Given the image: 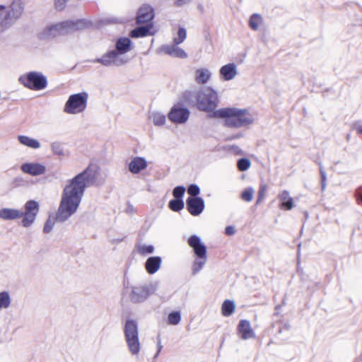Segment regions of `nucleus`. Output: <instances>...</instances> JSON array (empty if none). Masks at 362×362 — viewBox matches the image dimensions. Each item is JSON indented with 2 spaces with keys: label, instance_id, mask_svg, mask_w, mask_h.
Here are the masks:
<instances>
[{
  "label": "nucleus",
  "instance_id": "obj_1",
  "mask_svg": "<svg viewBox=\"0 0 362 362\" xmlns=\"http://www.w3.org/2000/svg\"><path fill=\"white\" fill-rule=\"evenodd\" d=\"M98 173V168L96 165H89L81 173L66 181L62 193L55 221L64 223L77 211L86 189L95 184Z\"/></svg>",
  "mask_w": 362,
  "mask_h": 362
},
{
  "label": "nucleus",
  "instance_id": "obj_2",
  "mask_svg": "<svg viewBox=\"0 0 362 362\" xmlns=\"http://www.w3.org/2000/svg\"><path fill=\"white\" fill-rule=\"evenodd\" d=\"M185 101L189 104L196 105L198 110L212 113L219 103L217 92L210 86H204L197 91L186 90L183 93Z\"/></svg>",
  "mask_w": 362,
  "mask_h": 362
},
{
  "label": "nucleus",
  "instance_id": "obj_3",
  "mask_svg": "<svg viewBox=\"0 0 362 362\" xmlns=\"http://www.w3.org/2000/svg\"><path fill=\"white\" fill-rule=\"evenodd\" d=\"M211 118L224 119V125L230 128L247 127L254 122L253 115L247 109L227 107L216 110L209 115Z\"/></svg>",
  "mask_w": 362,
  "mask_h": 362
},
{
  "label": "nucleus",
  "instance_id": "obj_4",
  "mask_svg": "<svg viewBox=\"0 0 362 362\" xmlns=\"http://www.w3.org/2000/svg\"><path fill=\"white\" fill-rule=\"evenodd\" d=\"M93 25L91 21L86 18L66 20L47 26L41 33L42 38H52L67 35L74 32L83 30Z\"/></svg>",
  "mask_w": 362,
  "mask_h": 362
},
{
  "label": "nucleus",
  "instance_id": "obj_5",
  "mask_svg": "<svg viewBox=\"0 0 362 362\" xmlns=\"http://www.w3.org/2000/svg\"><path fill=\"white\" fill-rule=\"evenodd\" d=\"M124 335L129 352L134 356L138 355L141 349V344L136 320L133 319L126 320L124 326Z\"/></svg>",
  "mask_w": 362,
  "mask_h": 362
},
{
  "label": "nucleus",
  "instance_id": "obj_6",
  "mask_svg": "<svg viewBox=\"0 0 362 362\" xmlns=\"http://www.w3.org/2000/svg\"><path fill=\"white\" fill-rule=\"evenodd\" d=\"M188 244L197 256L192 265V275H196L202 269L206 262V247L197 235H191L189 238Z\"/></svg>",
  "mask_w": 362,
  "mask_h": 362
},
{
  "label": "nucleus",
  "instance_id": "obj_7",
  "mask_svg": "<svg viewBox=\"0 0 362 362\" xmlns=\"http://www.w3.org/2000/svg\"><path fill=\"white\" fill-rule=\"evenodd\" d=\"M18 81L25 88L33 90L45 89L47 86L46 76L37 71H30L20 76Z\"/></svg>",
  "mask_w": 362,
  "mask_h": 362
},
{
  "label": "nucleus",
  "instance_id": "obj_8",
  "mask_svg": "<svg viewBox=\"0 0 362 362\" xmlns=\"http://www.w3.org/2000/svg\"><path fill=\"white\" fill-rule=\"evenodd\" d=\"M88 99V94L85 91L72 94L66 100L64 111L71 115L83 112L87 107Z\"/></svg>",
  "mask_w": 362,
  "mask_h": 362
},
{
  "label": "nucleus",
  "instance_id": "obj_9",
  "mask_svg": "<svg viewBox=\"0 0 362 362\" xmlns=\"http://www.w3.org/2000/svg\"><path fill=\"white\" fill-rule=\"evenodd\" d=\"M156 288V285L154 284H144L132 286L129 294V300L134 304L141 303L153 294Z\"/></svg>",
  "mask_w": 362,
  "mask_h": 362
},
{
  "label": "nucleus",
  "instance_id": "obj_10",
  "mask_svg": "<svg viewBox=\"0 0 362 362\" xmlns=\"http://www.w3.org/2000/svg\"><path fill=\"white\" fill-rule=\"evenodd\" d=\"M21 225L24 228L30 227L35 222L40 211L39 203L35 200H28L24 205Z\"/></svg>",
  "mask_w": 362,
  "mask_h": 362
},
{
  "label": "nucleus",
  "instance_id": "obj_11",
  "mask_svg": "<svg viewBox=\"0 0 362 362\" xmlns=\"http://www.w3.org/2000/svg\"><path fill=\"white\" fill-rule=\"evenodd\" d=\"M93 63H100L105 66H119L127 62V59L118 55V52L115 50H110L104 54L101 57L89 60Z\"/></svg>",
  "mask_w": 362,
  "mask_h": 362
},
{
  "label": "nucleus",
  "instance_id": "obj_12",
  "mask_svg": "<svg viewBox=\"0 0 362 362\" xmlns=\"http://www.w3.org/2000/svg\"><path fill=\"white\" fill-rule=\"evenodd\" d=\"M155 17L154 9L151 6L144 4L139 7L136 16L137 24L153 23L152 21Z\"/></svg>",
  "mask_w": 362,
  "mask_h": 362
},
{
  "label": "nucleus",
  "instance_id": "obj_13",
  "mask_svg": "<svg viewBox=\"0 0 362 362\" xmlns=\"http://www.w3.org/2000/svg\"><path fill=\"white\" fill-rule=\"evenodd\" d=\"M189 110L185 107L173 106L168 114L169 119L175 124H183L189 117Z\"/></svg>",
  "mask_w": 362,
  "mask_h": 362
},
{
  "label": "nucleus",
  "instance_id": "obj_14",
  "mask_svg": "<svg viewBox=\"0 0 362 362\" xmlns=\"http://www.w3.org/2000/svg\"><path fill=\"white\" fill-rule=\"evenodd\" d=\"M187 209L189 213L197 216L204 209V201L201 197H188L186 200Z\"/></svg>",
  "mask_w": 362,
  "mask_h": 362
},
{
  "label": "nucleus",
  "instance_id": "obj_15",
  "mask_svg": "<svg viewBox=\"0 0 362 362\" xmlns=\"http://www.w3.org/2000/svg\"><path fill=\"white\" fill-rule=\"evenodd\" d=\"M23 11V4L20 0H16L11 4L8 9L4 13L6 15H8L15 24L16 22L22 16Z\"/></svg>",
  "mask_w": 362,
  "mask_h": 362
},
{
  "label": "nucleus",
  "instance_id": "obj_16",
  "mask_svg": "<svg viewBox=\"0 0 362 362\" xmlns=\"http://www.w3.org/2000/svg\"><path fill=\"white\" fill-rule=\"evenodd\" d=\"M21 170L32 176H38L45 173L46 167L38 163H25L21 165Z\"/></svg>",
  "mask_w": 362,
  "mask_h": 362
},
{
  "label": "nucleus",
  "instance_id": "obj_17",
  "mask_svg": "<svg viewBox=\"0 0 362 362\" xmlns=\"http://www.w3.org/2000/svg\"><path fill=\"white\" fill-rule=\"evenodd\" d=\"M177 45L174 43L173 45H165L160 47V49L172 57L186 59L188 57L187 53Z\"/></svg>",
  "mask_w": 362,
  "mask_h": 362
},
{
  "label": "nucleus",
  "instance_id": "obj_18",
  "mask_svg": "<svg viewBox=\"0 0 362 362\" xmlns=\"http://www.w3.org/2000/svg\"><path fill=\"white\" fill-rule=\"evenodd\" d=\"M238 332L242 339L254 338L255 334L249 320H241L238 325Z\"/></svg>",
  "mask_w": 362,
  "mask_h": 362
},
{
  "label": "nucleus",
  "instance_id": "obj_19",
  "mask_svg": "<svg viewBox=\"0 0 362 362\" xmlns=\"http://www.w3.org/2000/svg\"><path fill=\"white\" fill-rule=\"evenodd\" d=\"M148 163L144 157L136 156L133 158L128 165V169L132 174H139L141 170L146 169Z\"/></svg>",
  "mask_w": 362,
  "mask_h": 362
},
{
  "label": "nucleus",
  "instance_id": "obj_20",
  "mask_svg": "<svg viewBox=\"0 0 362 362\" xmlns=\"http://www.w3.org/2000/svg\"><path fill=\"white\" fill-rule=\"evenodd\" d=\"M23 217V211L13 208H2L0 209V218L4 221H12Z\"/></svg>",
  "mask_w": 362,
  "mask_h": 362
},
{
  "label": "nucleus",
  "instance_id": "obj_21",
  "mask_svg": "<svg viewBox=\"0 0 362 362\" xmlns=\"http://www.w3.org/2000/svg\"><path fill=\"white\" fill-rule=\"evenodd\" d=\"M219 73L224 81H230L238 74L237 66L234 63L227 64L220 69Z\"/></svg>",
  "mask_w": 362,
  "mask_h": 362
},
{
  "label": "nucleus",
  "instance_id": "obj_22",
  "mask_svg": "<svg viewBox=\"0 0 362 362\" xmlns=\"http://www.w3.org/2000/svg\"><path fill=\"white\" fill-rule=\"evenodd\" d=\"M153 23H148L146 24V25L138 26L130 32V36L132 38H139L146 37L148 35H153V33H151V30L153 28Z\"/></svg>",
  "mask_w": 362,
  "mask_h": 362
},
{
  "label": "nucleus",
  "instance_id": "obj_23",
  "mask_svg": "<svg viewBox=\"0 0 362 362\" xmlns=\"http://www.w3.org/2000/svg\"><path fill=\"white\" fill-rule=\"evenodd\" d=\"M211 77V72L206 68H199L194 71V81L197 84H206Z\"/></svg>",
  "mask_w": 362,
  "mask_h": 362
},
{
  "label": "nucleus",
  "instance_id": "obj_24",
  "mask_svg": "<svg viewBox=\"0 0 362 362\" xmlns=\"http://www.w3.org/2000/svg\"><path fill=\"white\" fill-rule=\"evenodd\" d=\"M161 258L158 256L150 257L145 263V268L150 274H155L160 268Z\"/></svg>",
  "mask_w": 362,
  "mask_h": 362
},
{
  "label": "nucleus",
  "instance_id": "obj_25",
  "mask_svg": "<svg viewBox=\"0 0 362 362\" xmlns=\"http://www.w3.org/2000/svg\"><path fill=\"white\" fill-rule=\"evenodd\" d=\"M132 41L128 37H120L116 42V52H118V55L124 54L128 52L131 49Z\"/></svg>",
  "mask_w": 362,
  "mask_h": 362
},
{
  "label": "nucleus",
  "instance_id": "obj_26",
  "mask_svg": "<svg viewBox=\"0 0 362 362\" xmlns=\"http://www.w3.org/2000/svg\"><path fill=\"white\" fill-rule=\"evenodd\" d=\"M279 199L281 201V208L291 210L293 207V199L289 195V192L284 190L279 195Z\"/></svg>",
  "mask_w": 362,
  "mask_h": 362
},
{
  "label": "nucleus",
  "instance_id": "obj_27",
  "mask_svg": "<svg viewBox=\"0 0 362 362\" xmlns=\"http://www.w3.org/2000/svg\"><path fill=\"white\" fill-rule=\"evenodd\" d=\"M13 25L14 23L8 15H6L4 13H0V34L8 30Z\"/></svg>",
  "mask_w": 362,
  "mask_h": 362
},
{
  "label": "nucleus",
  "instance_id": "obj_28",
  "mask_svg": "<svg viewBox=\"0 0 362 362\" xmlns=\"http://www.w3.org/2000/svg\"><path fill=\"white\" fill-rule=\"evenodd\" d=\"M18 139L21 144L32 148L36 149L40 148V144L37 140L32 139L27 136H18Z\"/></svg>",
  "mask_w": 362,
  "mask_h": 362
},
{
  "label": "nucleus",
  "instance_id": "obj_29",
  "mask_svg": "<svg viewBox=\"0 0 362 362\" xmlns=\"http://www.w3.org/2000/svg\"><path fill=\"white\" fill-rule=\"evenodd\" d=\"M263 23V18L259 13H253L249 19V26L252 30H257L259 25Z\"/></svg>",
  "mask_w": 362,
  "mask_h": 362
},
{
  "label": "nucleus",
  "instance_id": "obj_30",
  "mask_svg": "<svg viewBox=\"0 0 362 362\" xmlns=\"http://www.w3.org/2000/svg\"><path fill=\"white\" fill-rule=\"evenodd\" d=\"M235 303L233 300H226L221 307V311L223 316L228 317L231 315L235 310Z\"/></svg>",
  "mask_w": 362,
  "mask_h": 362
},
{
  "label": "nucleus",
  "instance_id": "obj_31",
  "mask_svg": "<svg viewBox=\"0 0 362 362\" xmlns=\"http://www.w3.org/2000/svg\"><path fill=\"white\" fill-rule=\"evenodd\" d=\"M11 303V298L8 291L0 292V310L8 308Z\"/></svg>",
  "mask_w": 362,
  "mask_h": 362
},
{
  "label": "nucleus",
  "instance_id": "obj_32",
  "mask_svg": "<svg viewBox=\"0 0 362 362\" xmlns=\"http://www.w3.org/2000/svg\"><path fill=\"white\" fill-rule=\"evenodd\" d=\"M168 207L173 211L178 212L185 207V203L182 199L174 198L169 202Z\"/></svg>",
  "mask_w": 362,
  "mask_h": 362
},
{
  "label": "nucleus",
  "instance_id": "obj_33",
  "mask_svg": "<svg viewBox=\"0 0 362 362\" xmlns=\"http://www.w3.org/2000/svg\"><path fill=\"white\" fill-rule=\"evenodd\" d=\"M151 118L153 120V124L156 126H162L165 122V116L159 112L153 113L151 116Z\"/></svg>",
  "mask_w": 362,
  "mask_h": 362
},
{
  "label": "nucleus",
  "instance_id": "obj_34",
  "mask_svg": "<svg viewBox=\"0 0 362 362\" xmlns=\"http://www.w3.org/2000/svg\"><path fill=\"white\" fill-rule=\"evenodd\" d=\"M254 192V189L251 187H249L242 192L240 198L245 202H250L253 199Z\"/></svg>",
  "mask_w": 362,
  "mask_h": 362
},
{
  "label": "nucleus",
  "instance_id": "obj_35",
  "mask_svg": "<svg viewBox=\"0 0 362 362\" xmlns=\"http://www.w3.org/2000/svg\"><path fill=\"white\" fill-rule=\"evenodd\" d=\"M187 37V31L185 28H180L177 31V37L173 38V43L180 45L185 41Z\"/></svg>",
  "mask_w": 362,
  "mask_h": 362
},
{
  "label": "nucleus",
  "instance_id": "obj_36",
  "mask_svg": "<svg viewBox=\"0 0 362 362\" xmlns=\"http://www.w3.org/2000/svg\"><path fill=\"white\" fill-rule=\"evenodd\" d=\"M51 148L54 154L59 156H64V148L60 142H53L51 145Z\"/></svg>",
  "mask_w": 362,
  "mask_h": 362
},
{
  "label": "nucleus",
  "instance_id": "obj_37",
  "mask_svg": "<svg viewBox=\"0 0 362 362\" xmlns=\"http://www.w3.org/2000/svg\"><path fill=\"white\" fill-rule=\"evenodd\" d=\"M181 320V315L180 312L173 311L168 315V322L170 325H176L180 323Z\"/></svg>",
  "mask_w": 362,
  "mask_h": 362
},
{
  "label": "nucleus",
  "instance_id": "obj_38",
  "mask_svg": "<svg viewBox=\"0 0 362 362\" xmlns=\"http://www.w3.org/2000/svg\"><path fill=\"white\" fill-rule=\"evenodd\" d=\"M250 164L249 159L243 158L238 160L237 166L240 171H245L250 168Z\"/></svg>",
  "mask_w": 362,
  "mask_h": 362
},
{
  "label": "nucleus",
  "instance_id": "obj_39",
  "mask_svg": "<svg viewBox=\"0 0 362 362\" xmlns=\"http://www.w3.org/2000/svg\"><path fill=\"white\" fill-rule=\"evenodd\" d=\"M154 252V247L151 245H141L138 246V252L141 255L151 254Z\"/></svg>",
  "mask_w": 362,
  "mask_h": 362
},
{
  "label": "nucleus",
  "instance_id": "obj_40",
  "mask_svg": "<svg viewBox=\"0 0 362 362\" xmlns=\"http://www.w3.org/2000/svg\"><path fill=\"white\" fill-rule=\"evenodd\" d=\"M267 189V186L265 184H261L259 186V189L258 191V196L256 201V204H259L262 200L264 199L265 193Z\"/></svg>",
  "mask_w": 362,
  "mask_h": 362
},
{
  "label": "nucleus",
  "instance_id": "obj_41",
  "mask_svg": "<svg viewBox=\"0 0 362 362\" xmlns=\"http://www.w3.org/2000/svg\"><path fill=\"white\" fill-rule=\"evenodd\" d=\"M54 223H55L54 219L49 216L47 219L46 222L45 223V225H44V227H43V232L45 233H50L52 230V229H53Z\"/></svg>",
  "mask_w": 362,
  "mask_h": 362
},
{
  "label": "nucleus",
  "instance_id": "obj_42",
  "mask_svg": "<svg viewBox=\"0 0 362 362\" xmlns=\"http://www.w3.org/2000/svg\"><path fill=\"white\" fill-rule=\"evenodd\" d=\"M187 193L190 195L189 197H199L200 193V188L196 184H191L187 188Z\"/></svg>",
  "mask_w": 362,
  "mask_h": 362
},
{
  "label": "nucleus",
  "instance_id": "obj_43",
  "mask_svg": "<svg viewBox=\"0 0 362 362\" xmlns=\"http://www.w3.org/2000/svg\"><path fill=\"white\" fill-rule=\"evenodd\" d=\"M185 192V187L184 186H177L173 190V195L175 199H182Z\"/></svg>",
  "mask_w": 362,
  "mask_h": 362
},
{
  "label": "nucleus",
  "instance_id": "obj_44",
  "mask_svg": "<svg viewBox=\"0 0 362 362\" xmlns=\"http://www.w3.org/2000/svg\"><path fill=\"white\" fill-rule=\"evenodd\" d=\"M69 0H54V7L57 11H62L65 9Z\"/></svg>",
  "mask_w": 362,
  "mask_h": 362
},
{
  "label": "nucleus",
  "instance_id": "obj_45",
  "mask_svg": "<svg viewBox=\"0 0 362 362\" xmlns=\"http://www.w3.org/2000/svg\"><path fill=\"white\" fill-rule=\"evenodd\" d=\"M320 165V176H321V185H322V190L325 189V186H326V173L325 171L323 170L322 167L321 166L320 163L319 164Z\"/></svg>",
  "mask_w": 362,
  "mask_h": 362
},
{
  "label": "nucleus",
  "instance_id": "obj_46",
  "mask_svg": "<svg viewBox=\"0 0 362 362\" xmlns=\"http://www.w3.org/2000/svg\"><path fill=\"white\" fill-rule=\"evenodd\" d=\"M157 348H158V350H157L156 354L154 356V359H156L158 356L160 352L161 351V350L163 349V345L161 344V339H160V335H158L157 337Z\"/></svg>",
  "mask_w": 362,
  "mask_h": 362
},
{
  "label": "nucleus",
  "instance_id": "obj_47",
  "mask_svg": "<svg viewBox=\"0 0 362 362\" xmlns=\"http://www.w3.org/2000/svg\"><path fill=\"white\" fill-rule=\"evenodd\" d=\"M191 1L192 0H176L174 1V5L176 7H182L184 5L189 4Z\"/></svg>",
  "mask_w": 362,
  "mask_h": 362
},
{
  "label": "nucleus",
  "instance_id": "obj_48",
  "mask_svg": "<svg viewBox=\"0 0 362 362\" xmlns=\"http://www.w3.org/2000/svg\"><path fill=\"white\" fill-rule=\"evenodd\" d=\"M235 233V229L233 226H228L227 227H226L225 228V233L227 235H234Z\"/></svg>",
  "mask_w": 362,
  "mask_h": 362
},
{
  "label": "nucleus",
  "instance_id": "obj_49",
  "mask_svg": "<svg viewBox=\"0 0 362 362\" xmlns=\"http://www.w3.org/2000/svg\"><path fill=\"white\" fill-rule=\"evenodd\" d=\"M356 199L358 202H362V186L359 187L355 192Z\"/></svg>",
  "mask_w": 362,
  "mask_h": 362
},
{
  "label": "nucleus",
  "instance_id": "obj_50",
  "mask_svg": "<svg viewBox=\"0 0 362 362\" xmlns=\"http://www.w3.org/2000/svg\"><path fill=\"white\" fill-rule=\"evenodd\" d=\"M354 128L356 129L358 134H362V125H361L358 123H355Z\"/></svg>",
  "mask_w": 362,
  "mask_h": 362
},
{
  "label": "nucleus",
  "instance_id": "obj_51",
  "mask_svg": "<svg viewBox=\"0 0 362 362\" xmlns=\"http://www.w3.org/2000/svg\"><path fill=\"white\" fill-rule=\"evenodd\" d=\"M124 240V238H117L112 240V243L118 244Z\"/></svg>",
  "mask_w": 362,
  "mask_h": 362
},
{
  "label": "nucleus",
  "instance_id": "obj_52",
  "mask_svg": "<svg viewBox=\"0 0 362 362\" xmlns=\"http://www.w3.org/2000/svg\"><path fill=\"white\" fill-rule=\"evenodd\" d=\"M197 8H198V10H199L200 12H202V13H203V12H204V7H203V6H202V5L199 4V5L197 6Z\"/></svg>",
  "mask_w": 362,
  "mask_h": 362
},
{
  "label": "nucleus",
  "instance_id": "obj_53",
  "mask_svg": "<svg viewBox=\"0 0 362 362\" xmlns=\"http://www.w3.org/2000/svg\"><path fill=\"white\" fill-rule=\"evenodd\" d=\"M4 9H5V6L0 5V11L4 10Z\"/></svg>",
  "mask_w": 362,
  "mask_h": 362
},
{
  "label": "nucleus",
  "instance_id": "obj_54",
  "mask_svg": "<svg viewBox=\"0 0 362 362\" xmlns=\"http://www.w3.org/2000/svg\"><path fill=\"white\" fill-rule=\"evenodd\" d=\"M20 180L21 181V180H23V179H22L21 177H16V178L15 179V181H16V182H17V181H20Z\"/></svg>",
  "mask_w": 362,
  "mask_h": 362
}]
</instances>
